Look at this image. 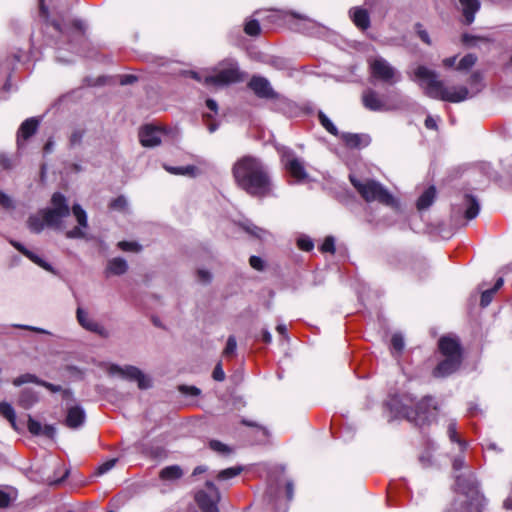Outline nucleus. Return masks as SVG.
Segmentation results:
<instances>
[{
  "label": "nucleus",
  "mask_w": 512,
  "mask_h": 512,
  "mask_svg": "<svg viewBox=\"0 0 512 512\" xmlns=\"http://www.w3.org/2000/svg\"><path fill=\"white\" fill-rule=\"evenodd\" d=\"M465 467H466V462H465L464 456L460 455L453 459L452 468L454 471H460Z\"/></svg>",
  "instance_id": "obj_56"
},
{
  "label": "nucleus",
  "mask_w": 512,
  "mask_h": 512,
  "mask_svg": "<svg viewBox=\"0 0 512 512\" xmlns=\"http://www.w3.org/2000/svg\"><path fill=\"white\" fill-rule=\"evenodd\" d=\"M342 139L346 143L347 146L351 148H356L362 145V136L359 134H352V133H344L342 135Z\"/></svg>",
  "instance_id": "obj_33"
},
{
  "label": "nucleus",
  "mask_w": 512,
  "mask_h": 512,
  "mask_svg": "<svg viewBox=\"0 0 512 512\" xmlns=\"http://www.w3.org/2000/svg\"><path fill=\"white\" fill-rule=\"evenodd\" d=\"M419 462L424 468L430 467L433 462L432 454L429 451L424 452L419 456Z\"/></svg>",
  "instance_id": "obj_55"
},
{
  "label": "nucleus",
  "mask_w": 512,
  "mask_h": 512,
  "mask_svg": "<svg viewBox=\"0 0 512 512\" xmlns=\"http://www.w3.org/2000/svg\"><path fill=\"white\" fill-rule=\"evenodd\" d=\"M415 31H416L417 35L419 36V38L425 44H427V45H431L432 44V41H431V38H430L428 32L423 28L421 23H416L415 24Z\"/></svg>",
  "instance_id": "obj_50"
},
{
  "label": "nucleus",
  "mask_w": 512,
  "mask_h": 512,
  "mask_svg": "<svg viewBox=\"0 0 512 512\" xmlns=\"http://www.w3.org/2000/svg\"><path fill=\"white\" fill-rule=\"evenodd\" d=\"M37 402H38L37 392L30 388H25V389L21 390L17 403L23 409H30Z\"/></svg>",
  "instance_id": "obj_25"
},
{
  "label": "nucleus",
  "mask_w": 512,
  "mask_h": 512,
  "mask_svg": "<svg viewBox=\"0 0 512 512\" xmlns=\"http://www.w3.org/2000/svg\"><path fill=\"white\" fill-rule=\"evenodd\" d=\"M88 226H74L72 230L67 231L66 235L68 238L82 237L83 232L81 228H87Z\"/></svg>",
  "instance_id": "obj_59"
},
{
  "label": "nucleus",
  "mask_w": 512,
  "mask_h": 512,
  "mask_svg": "<svg viewBox=\"0 0 512 512\" xmlns=\"http://www.w3.org/2000/svg\"><path fill=\"white\" fill-rule=\"evenodd\" d=\"M209 492L200 490L195 494V501L202 512H219L218 503L221 500L219 489L212 481H206Z\"/></svg>",
  "instance_id": "obj_12"
},
{
  "label": "nucleus",
  "mask_w": 512,
  "mask_h": 512,
  "mask_svg": "<svg viewBox=\"0 0 512 512\" xmlns=\"http://www.w3.org/2000/svg\"><path fill=\"white\" fill-rule=\"evenodd\" d=\"M241 80L238 65L235 61L229 60L221 64V68L214 75L206 76V85L224 86L236 83Z\"/></svg>",
  "instance_id": "obj_10"
},
{
  "label": "nucleus",
  "mask_w": 512,
  "mask_h": 512,
  "mask_svg": "<svg viewBox=\"0 0 512 512\" xmlns=\"http://www.w3.org/2000/svg\"><path fill=\"white\" fill-rule=\"evenodd\" d=\"M50 208L40 211L41 224H58V222L69 214V207L64 195L56 192L52 195Z\"/></svg>",
  "instance_id": "obj_11"
},
{
  "label": "nucleus",
  "mask_w": 512,
  "mask_h": 512,
  "mask_svg": "<svg viewBox=\"0 0 512 512\" xmlns=\"http://www.w3.org/2000/svg\"><path fill=\"white\" fill-rule=\"evenodd\" d=\"M464 206H465V210H464L465 219L467 221H471V220L475 219L480 211V205H479L478 201L474 197H472L470 195H466L464 198Z\"/></svg>",
  "instance_id": "obj_26"
},
{
  "label": "nucleus",
  "mask_w": 512,
  "mask_h": 512,
  "mask_svg": "<svg viewBox=\"0 0 512 512\" xmlns=\"http://www.w3.org/2000/svg\"><path fill=\"white\" fill-rule=\"evenodd\" d=\"M209 448L221 454H229L231 452V449L219 440H211L209 442Z\"/></svg>",
  "instance_id": "obj_45"
},
{
  "label": "nucleus",
  "mask_w": 512,
  "mask_h": 512,
  "mask_svg": "<svg viewBox=\"0 0 512 512\" xmlns=\"http://www.w3.org/2000/svg\"><path fill=\"white\" fill-rule=\"evenodd\" d=\"M84 132L80 129H76L72 132L70 136V143L71 145H77L80 144L83 138Z\"/></svg>",
  "instance_id": "obj_57"
},
{
  "label": "nucleus",
  "mask_w": 512,
  "mask_h": 512,
  "mask_svg": "<svg viewBox=\"0 0 512 512\" xmlns=\"http://www.w3.org/2000/svg\"><path fill=\"white\" fill-rule=\"evenodd\" d=\"M453 490L466 498V512H483L486 499L473 472L456 475Z\"/></svg>",
  "instance_id": "obj_5"
},
{
  "label": "nucleus",
  "mask_w": 512,
  "mask_h": 512,
  "mask_svg": "<svg viewBox=\"0 0 512 512\" xmlns=\"http://www.w3.org/2000/svg\"><path fill=\"white\" fill-rule=\"evenodd\" d=\"M481 39L482 38L476 37V36H473V35H470V34H463V36H462V42L465 45H474V42L476 40H481Z\"/></svg>",
  "instance_id": "obj_62"
},
{
  "label": "nucleus",
  "mask_w": 512,
  "mask_h": 512,
  "mask_svg": "<svg viewBox=\"0 0 512 512\" xmlns=\"http://www.w3.org/2000/svg\"><path fill=\"white\" fill-rule=\"evenodd\" d=\"M0 206L6 209L14 207L12 199L3 191H0Z\"/></svg>",
  "instance_id": "obj_54"
},
{
  "label": "nucleus",
  "mask_w": 512,
  "mask_h": 512,
  "mask_svg": "<svg viewBox=\"0 0 512 512\" xmlns=\"http://www.w3.org/2000/svg\"><path fill=\"white\" fill-rule=\"evenodd\" d=\"M11 245L17 249L21 254H23L25 257H27L30 261H32L34 264L38 265L39 267L43 268L46 271H52V266L43 260L40 256L35 254L33 251L27 249L23 244H21L18 241L11 240Z\"/></svg>",
  "instance_id": "obj_18"
},
{
  "label": "nucleus",
  "mask_w": 512,
  "mask_h": 512,
  "mask_svg": "<svg viewBox=\"0 0 512 512\" xmlns=\"http://www.w3.org/2000/svg\"><path fill=\"white\" fill-rule=\"evenodd\" d=\"M165 169L175 175H192L196 168L194 166L185 167H165Z\"/></svg>",
  "instance_id": "obj_44"
},
{
  "label": "nucleus",
  "mask_w": 512,
  "mask_h": 512,
  "mask_svg": "<svg viewBox=\"0 0 512 512\" xmlns=\"http://www.w3.org/2000/svg\"><path fill=\"white\" fill-rule=\"evenodd\" d=\"M455 232L456 226H427L425 231L432 240L450 239Z\"/></svg>",
  "instance_id": "obj_21"
},
{
  "label": "nucleus",
  "mask_w": 512,
  "mask_h": 512,
  "mask_svg": "<svg viewBox=\"0 0 512 512\" xmlns=\"http://www.w3.org/2000/svg\"><path fill=\"white\" fill-rule=\"evenodd\" d=\"M504 280L503 278H498L496 282L494 283V286L490 289H487L482 292L481 298H480V305L481 307H487L494 297V294L503 286Z\"/></svg>",
  "instance_id": "obj_28"
},
{
  "label": "nucleus",
  "mask_w": 512,
  "mask_h": 512,
  "mask_svg": "<svg viewBox=\"0 0 512 512\" xmlns=\"http://www.w3.org/2000/svg\"><path fill=\"white\" fill-rule=\"evenodd\" d=\"M447 434L451 442L458 443L462 449H465L466 442L459 438L455 422H450L447 427Z\"/></svg>",
  "instance_id": "obj_32"
},
{
  "label": "nucleus",
  "mask_w": 512,
  "mask_h": 512,
  "mask_svg": "<svg viewBox=\"0 0 512 512\" xmlns=\"http://www.w3.org/2000/svg\"><path fill=\"white\" fill-rule=\"evenodd\" d=\"M353 23L360 29L366 30L370 26V16L366 9L355 7L349 11Z\"/></svg>",
  "instance_id": "obj_23"
},
{
  "label": "nucleus",
  "mask_w": 512,
  "mask_h": 512,
  "mask_svg": "<svg viewBox=\"0 0 512 512\" xmlns=\"http://www.w3.org/2000/svg\"><path fill=\"white\" fill-rule=\"evenodd\" d=\"M76 316L79 324L86 330L99 334L101 336H107V331L105 330V328L98 322L90 319L87 313L82 308L77 309Z\"/></svg>",
  "instance_id": "obj_16"
},
{
  "label": "nucleus",
  "mask_w": 512,
  "mask_h": 512,
  "mask_svg": "<svg viewBox=\"0 0 512 512\" xmlns=\"http://www.w3.org/2000/svg\"><path fill=\"white\" fill-rule=\"evenodd\" d=\"M236 348H237L236 338H235V336L231 335L227 339L226 346L223 350V355L226 357L233 355L236 351Z\"/></svg>",
  "instance_id": "obj_49"
},
{
  "label": "nucleus",
  "mask_w": 512,
  "mask_h": 512,
  "mask_svg": "<svg viewBox=\"0 0 512 512\" xmlns=\"http://www.w3.org/2000/svg\"><path fill=\"white\" fill-rule=\"evenodd\" d=\"M244 31L249 36H258L261 31L259 22L255 19L247 21L245 23Z\"/></svg>",
  "instance_id": "obj_40"
},
{
  "label": "nucleus",
  "mask_w": 512,
  "mask_h": 512,
  "mask_svg": "<svg viewBox=\"0 0 512 512\" xmlns=\"http://www.w3.org/2000/svg\"><path fill=\"white\" fill-rule=\"evenodd\" d=\"M277 150L280 154L281 163L290 177H292L297 183L304 182L308 178L304 161L288 147L281 146L278 147Z\"/></svg>",
  "instance_id": "obj_8"
},
{
  "label": "nucleus",
  "mask_w": 512,
  "mask_h": 512,
  "mask_svg": "<svg viewBox=\"0 0 512 512\" xmlns=\"http://www.w3.org/2000/svg\"><path fill=\"white\" fill-rule=\"evenodd\" d=\"M465 24L470 25L475 20L476 13L480 10L481 3L479 0H458Z\"/></svg>",
  "instance_id": "obj_19"
},
{
  "label": "nucleus",
  "mask_w": 512,
  "mask_h": 512,
  "mask_svg": "<svg viewBox=\"0 0 512 512\" xmlns=\"http://www.w3.org/2000/svg\"><path fill=\"white\" fill-rule=\"evenodd\" d=\"M297 247L305 252H310L314 249V242L308 236H300L296 241Z\"/></svg>",
  "instance_id": "obj_38"
},
{
  "label": "nucleus",
  "mask_w": 512,
  "mask_h": 512,
  "mask_svg": "<svg viewBox=\"0 0 512 512\" xmlns=\"http://www.w3.org/2000/svg\"><path fill=\"white\" fill-rule=\"evenodd\" d=\"M438 352L443 357L432 370L434 378H446L456 373L464 359L463 347L456 337L442 336L437 343Z\"/></svg>",
  "instance_id": "obj_3"
},
{
  "label": "nucleus",
  "mask_w": 512,
  "mask_h": 512,
  "mask_svg": "<svg viewBox=\"0 0 512 512\" xmlns=\"http://www.w3.org/2000/svg\"><path fill=\"white\" fill-rule=\"evenodd\" d=\"M212 378L215 381H219V382L224 381V379H225V372L223 370L221 362H218L216 364V366L214 367V370L212 372Z\"/></svg>",
  "instance_id": "obj_53"
},
{
  "label": "nucleus",
  "mask_w": 512,
  "mask_h": 512,
  "mask_svg": "<svg viewBox=\"0 0 512 512\" xmlns=\"http://www.w3.org/2000/svg\"><path fill=\"white\" fill-rule=\"evenodd\" d=\"M414 74L416 78L425 82V94L431 98L459 103L466 100L469 96V91L464 86L445 87L443 81L438 79L437 73L425 66H418Z\"/></svg>",
  "instance_id": "obj_2"
},
{
  "label": "nucleus",
  "mask_w": 512,
  "mask_h": 512,
  "mask_svg": "<svg viewBox=\"0 0 512 512\" xmlns=\"http://www.w3.org/2000/svg\"><path fill=\"white\" fill-rule=\"evenodd\" d=\"M39 121L36 118L26 119L19 127L17 133V145L19 148L23 146V141L30 138L37 130Z\"/></svg>",
  "instance_id": "obj_17"
},
{
  "label": "nucleus",
  "mask_w": 512,
  "mask_h": 512,
  "mask_svg": "<svg viewBox=\"0 0 512 512\" xmlns=\"http://www.w3.org/2000/svg\"><path fill=\"white\" fill-rule=\"evenodd\" d=\"M249 264H250V266H251L253 269H255V270H257V271H263V270H264V268H265V262H264V261H263V259H262L261 257H259V256H255V255L251 256V257L249 258Z\"/></svg>",
  "instance_id": "obj_51"
},
{
  "label": "nucleus",
  "mask_w": 512,
  "mask_h": 512,
  "mask_svg": "<svg viewBox=\"0 0 512 512\" xmlns=\"http://www.w3.org/2000/svg\"><path fill=\"white\" fill-rule=\"evenodd\" d=\"M197 275H198L199 280L203 283H209L211 281V274H210V272H208L206 270L199 269L197 271Z\"/></svg>",
  "instance_id": "obj_60"
},
{
  "label": "nucleus",
  "mask_w": 512,
  "mask_h": 512,
  "mask_svg": "<svg viewBox=\"0 0 512 512\" xmlns=\"http://www.w3.org/2000/svg\"><path fill=\"white\" fill-rule=\"evenodd\" d=\"M437 191L435 186L427 187L416 201V208L419 212L428 209L435 201Z\"/></svg>",
  "instance_id": "obj_22"
},
{
  "label": "nucleus",
  "mask_w": 512,
  "mask_h": 512,
  "mask_svg": "<svg viewBox=\"0 0 512 512\" xmlns=\"http://www.w3.org/2000/svg\"><path fill=\"white\" fill-rule=\"evenodd\" d=\"M182 476L183 470L179 465L166 466L159 473V478L163 481L177 480L180 479Z\"/></svg>",
  "instance_id": "obj_27"
},
{
  "label": "nucleus",
  "mask_w": 512,
  "mask_h": 512,
  "mask_svg": "<svg viewBox=\"0 0 512 512\" xmlns=\"http://www.w3.org/2000/svg\"><path fill=\"white\" fill-rule=\"evenodd\" d=\"M40 386L46 388L52 393L62 392L64 398H68L71 395V391L69 389H62L60 385H55L44 380H41Z\"/></svg>",
  "instance_id": "obj_37"
},
{
  "label": "nucleus",
  "mask_w": 512,
  "mask_h": 512,
  "mask_svg": "<svg viewBox=\"0 0 512 512\" xmlns=\"http://www.w3.org/2000/svg\"><path fill=\"white\" fill-rule=\"evenodd\" d=\"M128 265L126 260H124L121 257H116L108 261L107 267H106V274L107 275H123L127 272Z\"/></svg>",
  "instance_id": "obj_24"
},
{
  "label": "nucleus",
  "mask_w": 512,
  "mask_h": 512,
  "mask_svg": "<svg viewBox=\"0 0 512 512\" xmlns=\"http://www.w3.org/2000/svg\"><path fill=\"white\" fill-rule=\"evenodd\" d=\"M369 67L372 78L394 85L401 80L400 72L383 57H375L369 60Z\"/></svg>",
  "instance_id": "obj_9"
},
{
  "label": "nucleus",
  "mask_w": 512,
  "mask_h": 512,
  "mask_svg": "<svg viewBox=\"0 0 512 512\" xmlns=\"http://www.w3.org/2000/svg\"><path fill=\"white\" fill-rule=\"evenodd\" d=\"M72 212H73V215L75 216L78 224H87L86 212L79 204L73 205Z\"/></svg>",
  "instance_id": "obj_46"
},
{
  "label": "nucleus",
  "mask_w": 512,
  "mask_h": 512,
  "mask_svg": "<svg viewBox=\"0 0 512 512\" xmlns=\"http://www.w3.org/2000/svg\"><path fill=\"white\" fill-rule=\"evenodd\" d=\"M349 180L366 202H377L393 210L400 209L399 199L379 181L369 178L360 179L354 174L349 175Z\"/></svg>",
  "instance_id": "obj_4"
},
{
  "label": "nucleus",
  "mask_w": 512,
  "mask_h": 512,
  "mask_svg": "<svg viewBox=\"0 0 512 512\" xmlns=\"http://www.w3.org/2000/svg\"><path fill=\"white\" fill-rule=\"evenodd\" d=\"M117 247L124 252H139L142 249L135 241H119Z\"/></svg>",
  "instance_id": "obj_39"
},
{
  "label": "nucleus",
  "mask_w": 512,
  "mask_h": 512,
  "mask_svg": "<svg viewBox=\"0 0 512 512\" xmlns=\"http://www.w3.org/2000/svg\"><path fill=\"white\" fill-rule=\"evenodd\" d=\"M319 251L323 254L329 253L334 255L336 252L335 238L332 235H328L324 238L322 244L319 246Z\"/></svg>",
  "instance_id": "obj_31"
},
{
  "label": "nucleus",
  "mask_w": 512,
  "mask_h": 512,
  "mask_svg": "<svg viewBox=\"0 0 512 512\" xmlns=\"http://www.w3.org/2000/svg\"><path fill=\"white\" fill-rule=\"evenodd\" d=\"M109 373L111 375L118 374L122 378L128 379L130 381H136L140 389H147L151 386L150 381L146 378L143 372L139 368L132 365H128L122 368L116 364H112L109 367Z\"/></svg>",
  "instance_id": "obj_13"
},
{
  "label": "nucleus",
  "mask_w": 512,
  "mask_h": 512,
  "mask_svg": "<svg viewBox=\"0 0 512 512\" xmlns=\"http://www.w3.org/2000/svg\"><path fill=\"white\" fill-rule=\"evenodd\" d=\"M178 389L185 395L199 396L201 394V390L196 386L180 385Z\"/></svg>",
  "instance_id": "obj_52"
},
{
  "label": "nucleus",
  "mask_w": 512,
  "mask_h": 512,
  "mask_svg": "<svg viewBox=\"0 0 512 512\" xmlns=\"http://www.w3.org/2000/svg\"><path fill=\"white\" fill-rule=\"evenodd\" d=\"M163 134L161 128L146 125L139 132L140 142L144 147H155L161 143Z\"/></svg>",
  "instance_id": "obj_15"
},
{
  "label": "nucleus",
  "mask_w": 512,
  "mask_h": 512,
  "mask_svg": "<svg viewBox=\"0 0 512 512\" xmlns=\"http://www.w3.org/2000/svg\"><path fill=\"white\" fill-rule=\"evenodd\" d=\"M363 106L373 112H388L400 110L406 107L407 100L404 99L398 92L390 94L386 99L379 95L377 91L372 88H367L363 91L361 96Z\"/></svg>",
  "instance_id": "obj_6"
},
{
  "label": "nucleus",
  "mask_w": 512,
  "mask_h": 512,
  "mask_svg": "<svg viewBox=\"0 0 512 512\" xmlns=\"http://www.w3.org/2000/svg\"><path fill=\"white\" fill-rule=\"evenodd\" d=\"M165 454V450L162 447L152 448L150 451V455L154 458L161 457Z\"/></svg>",
  "instance_id": "obj_64"
},
{
  "label": "nucleus",
  "mask_w": 512,
  "mask_h": 512,
  "mask_svg": "<svg viewBox=\"0 0 512 512\" xmlns=\"http://www.w3.org/2000/svg\"><path fill=\"white\" fill-rule=\"evenodd\" d=\"M40 382H41V379H39L36 375L34 374H30V373H25V374H22L18 377H16L15 379H13L12 383L14 386H21L23 384H26V383H34V384H37L40 386Z\"/></svg>",
  "instance_id": "obj_30"
},
{
  "label": "nucleus",
  "mask_w": 512,
  "mask_h": 512,
  "mask_svg": "<svg viewBox=\"0 0 512 512\" xmlns=\"http://www.w3.org/2000/svg\"><path fill=\"white\" fill-rule=\"evenodd\" d=\"M437 403L432 396H424L415 406V408L403 406L401 413L407 420L415 423L416 426L423 427L429 425L431 418L437 411Z\"/></svg>",
  "instance_id": "obj_7"
},
{
  "label": "nucleus",
  "mask_w": 512,
  "mask_h": 512,
  "mask_svg": "<svg viewBox=\"0 0 512 512\" xmlns=\"http://www.w3.org/2000/svg\"><path fill=\"white\" fill-rule=\"evenodd\" d=\"M242 471H243V468L241 466L226 468L224 470H221L217 474L216 478L219 481H225V480H228V479L238 476Z\"/></svg>",
  "instance_id": "obj_29"
},
{
  "label": "nucleus",
  "mask_w": 512,
  "mask_h": 512,
  "mask_svg": "<svg viewBox=\"0 0 512 512\" xmlns=\"http://www.w3.org/2000/svg\"><path fill=\"white\" fill-rule=\"evenodd\" d=\"M391 347L394 351H396L398 354H401L404 349V340L402 335L400 334H393L391 337Z\"/></svg>",
  "instance_id": "obj_48"
},
{
  "label": "nucleus",
  "mask_w": 512,
  "mask_h": 512,
  "mask_svg": "<svg viewBox=\"0 0 512 512\" xmlns=\"http://www.w3.org/2000/svg\"><path fill=\"white\" fill-rule=\"evenodd\" d=\"M248 87L259 98L274 99L279 97L271 87L270 82L261 76H253L248 83Z\"/></svg>",
  "instance_id": "obj_14"
},
{
  "label": "nucleus",
  "mask_w": 512,
  "mask_h": 512,
  "mask_svg": "<svg viewBox=\"0 0 512 512\" xmlns=\"http://www.w3.org/2000/svg\"><path fill=\"white\" fill-rule=\"evenodd\" d=\"M241 423H242L243 425H245V426H248V427H255V428H258V429L262 430V431H263V433H264L265 435H267V430H266V428H265V427H262V426H260V425H258L257 423H255V422H253V421H249V420L243 419V420L241 421Z\"/></svg>",
  "instance_id": "obj_63"
},
{
  "label": "nucleus",
  "mask_w": 512,
  "mask_h": 512,
  "mask_svg": "<svg viewBox=\"0 0 512 512\" xmlns=\"http://www.w3.org/2000/svg\"><path fill=\"white\" fill-rule=\"evenodd\" d=\"M55 433V428L52 425H45L44 427H42L41 435H44L47 438L52 439L55 436Z\"/></svg>",
  "instance_id": "obj_61"
},
{
  "label": "nucleus",
  "mask_w": 512,
  "mask_h": 512,
  "mask_svg": "<svg viewBox=\"0 0 512 512\" xmlns=\"http://www.w3.org/2000/svg\"><path fill=\"white\" fill-rule=\"evenodd\" d=\"M11 503V497L9 493L0 490V508H7Z\"/></svg>",
  "instance_id": "obj_58"
},
{
  "label": "nucleus",
  "mask_w": 512,
  "mask_h": 512,
  "mask_svg": "<svg viewBox=\"0 0 512 512\" xmlns=\"http://www.w3.org/2000/svg\"><path fill=\"white\" fill-rule=\"evenodd\" d=\"M237 185L253 197L265 198L273 195V184L262 162L252 156L237 160L232 168Z\"/></svg>",
  "instance_id": "obj_1"
},
{
  "label": "nucleus",
  "mask_w": 512,
  "mask_h": 512,
  "mask_svg": "<svg viewBox=\"0 0 512 512\" xmlns=\"http://www.w3.org/2000/svg\"><path fill=\"white\" fill-rule=\"evenodd\" d=\"M319 121L321 125L332 135H337L338 130L336 126L333 124V122L327 117L326 114H324L322 111L318 114Z\"/></svg>",
  "instance_id": "obj_34"
},
{
  "label": "nucleus",
  "mask_w": 512,
  "mask_h": 512,
  "mask_svg": "<svg viewBox=\"0 0 512 512\" xmlns=\"http://www.w3.org/2000/svg\"><path fill=\"white\" fill-rule=\"evenodd\" d=\"M85 421V412L84 410L76 405L70 407L67 411L65 425L71 429H76L80 427Z\"/></svg>",
  "instance_id": "obj_20"
},
{
  "label": "nucleus",
  "mask_w": 512,
  "mask_h": 512,
  "mask_svg": "<svg viewBox=\"0 0 512 512\" xmlns=\"http://www.w3.org/2000/svg\"><path fill=\"white\" fill-rule=\"evenodd\" d=\"M466 512V500L460 501L454 498L447 507L443 509V512Z\"/></svg>",
  "instance_id": "obj_36"
},
{
  "label": "nucleus",
  "mask_w": 512,
  "mask_h": 512,
  "mask_svg": "<svg viewBox=\"0 0 512 512\" xmlns=\"http://www.w3.org/2000/svg\"><path fill=\"white\" fill-rule=\"evenodd\" d=\"M477 61V57L474 54L465 55L458 63L457 69L461 71L469 70Z\"/></svg>",
  "instance_id": "obj_35"
},
{
  "label": "nucleus",
  "mask_w": 512,
  "mask_h": 512,
  "mask_svg": "<svg viewBox=\"0 0 512 512\" xmlns=\"http://www.w3.org/2000/svg\"><path fill=\"white\" fill-rule=\"evenodd\" d=\"M0 414L7 420H13L16 415L11 404L5 401L0 403Z\"/></svg>",
  "instance_id": "obj_43"
},
{
  "label": "nucleus",
  "mask_w": 512,
  "mask_h": 512,
  "mask_svg": "<svg viewBox=\"0 0 512 512\" xmlns=\"http://www.w3.org/2000/svg\"><path fill=\"white\" fill-rule=\"evenodd\" d=\"M117 462V459H109L97 467L94 472L95 476H101L111 470Z\"/></svg>",
  "instance_id": "obj_47"
},
{
  "label": "nucleus",
  "mask_w": 512,
  "mask_h": 512,
  "mask_svg": "<svg viewBox=\"0 0 512 512\" xmlns=\"http://www.w3.org/2000/svg\"><path fill=\"white\" fill-rule=\"evenodd\" d=\"M113 210L125 212L128 210V201L124 196H119L110 203Z\"/></svg>",
  "instance_id": "obj_42"
},
{
  "label": "nucleus",
  "mask_w": 512,
  "mask_h": 512,
  "mask_svg": "<svg viewBox=\"0 0 512 512\" xmlns=\"http://www.w3.org/2000/svg\"><path fill=\"white\" fill-rule=\"evenodd\" d=\"M27 428L28 431L34 436H39L42 433L41 423L35 420L31 415H28Z\"/></svg>",
  "instance_id": "obj_41"
}]
</instances>
